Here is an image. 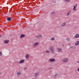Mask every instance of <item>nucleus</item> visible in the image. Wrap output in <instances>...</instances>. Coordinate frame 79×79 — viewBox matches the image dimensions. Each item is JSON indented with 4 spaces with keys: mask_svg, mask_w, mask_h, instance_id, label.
I'll return each mask as SVG.
<instances>
[{
    "mask_svg": "<svg viewBox=\"0 0 79 79\" xmlns=\"http://www.w3.org/2000/svg\"><path fill=\"white\" fill-rule=\"evenodd\" d=\"M49 49L50 50L51 52L52 53H54V51L55 50H54V49L52 47V46H50L49 48Z\"/></svg>",
    "mask_w": 79,
    "mask_h": 79,
    "instance_id": "f257e3e1",
    "label": "nucleus"
},
{
    "mask_svg": "<svg viewBox=\"0 0 79 79\" xmlns=\"http://www.w3.org/2000/svg\"><path fill=\"white\" fill-rule=\"evenodd\" d=\"M69 61V59L67 58H66L65 59H64L62 60L63 63H67Z\"/></svg>",
    "mask_w": 79,
    "mask_h": 79,
    "instance_id": "f03ea898",
    "label": "nucleus"
},
{
    "mask_svg": "<svg viewBox=\"0 0 79 79\" xmlns=\"http://www.w3.org/2000/svg\"><path fill=\"white\" fill-rule=\"evenodd\" d=\"M39 72H38L37 73H35V77H38L39 76Z\"/></svg>",
    "mask_w": 79,
    "mask_h": 79,
    "instance_id": "7ed1b4c3",
    "label": "nucleus"
},
{
    "mask_svg": "<svg viewBox=\"0 0 79 79\" xmlns=\"http://www.w3.org/2000/svg\"><path fill=\"white\" fill-rule=\"evenodd\" d=\"M7 20L8 21H11V20H12V18L11 17H8L7 19Z\"/></svg>",
    "mask_w": 79,
    "mask_h": 79,
    "instance_id": "20e7f679",
    "label": "nucleus"
},
{
    "mask_svg": "<svg viewBox=\"0 0 79 79\" xmlns=\"http://www.w3.org/2000/svg\"><path fill=\"white\" fill-rule=\"evenodd\" d=\"M79 45V41H77L75 44V45L76 46H77V45Z\"/></svg>",
    "mask_w": 79,
    "mask_h": 79,
    "instance_id": "39448f33",
    "label": "nucleus"
},
{
    "mask_svg": "<svg viewBox=\"0 0 79 79\" xmlns=\"http://www.w3.org/2000/svg\"><path fill=\"white\" fill-rule=\"evenodd\" d=\"M75 38L76 39H77V38H79V35L78 34H76L74 36Z\"/></svg>",
    "mask_w": 79,
    "mask_h": 79,
    "instance_id": "423d86ee",
    "label": "nucleus"
},
{
    "mask_svg": "<svg viewBox=\"0 0 79 79\" xmlns=\"http://www.w3.org/2000/svg\"><path fill=\"white\" fill-rule=\"evenodd\" d=\"M39 43L37 42H35L34 44V47H37L38 45H39Z\"/></svg>",
    "mask_w": 79,
    "mask_h": 79,
    "instance_id": "0eeeda50",
    "label": "nucleus"
},
{
    "mask_svg": "<svg viewBox=\"0 0 79 79\" xmlns=\"http://www.w3.org/2000/svg\"><path fill=\"white\" fill-rule=\"evenodd\" d=\"M42 35H38L36 36V37H37V38H40L41 39L42 38Z\"/></svg>",
    "mask_w": 79,
    "mask_h": 79,
    "instance_id": "6e6552de",
    "label": "nucleus"
},
{
    "mask_svg": "<svg viewBox=\"0 0 79 79\" xmlns=\"http://www.w3.org/2000/svg\"><path fill=\"white\" fill-rule=\"evenodd\" d=\"M55 61V60L54 59L52 58L50 60V61L51 62H54V61Z\"/></svg>",
    "mask_w": 79,
    "mask_h": 79,
    "instance_id": "1a4fd4ad",
    "label": "nucleus"
},
{
    "mask_svg": "<svg viewBox=\"0 0 79 79\" xmlns=\"http://www.w3.org/2000/svg\"><path fill=\"white\" fill-rule=\"evenodd\" d=\"M9 42V40H6L4 41V43H5V44H8V43Z\"/></svg>",
    "mask_w": 79,
    "mask_h": 79,
    "instance_id": "9d476101",
    "label": "nucleus"
},
{
    "mask_svg": "<svg viewBox=\"0 0 79 79\" xmlns=\"http://www.w3.org/2000/svg\"><path fill=\"white\" fill-rule=\"evenodd\" d=\"M24 60H22L19 61V63H20V64L23 63H24Z\"/></svg>",
    "mask_w": 79,
    "mask_h": 79,
    "instance_id": "9b49d317",
    "label": "nucleus"
},
{
    "mask_svg": "<svg viewBox=\"0 0 79 79\" xmlns=\"http://www.w3.org/2000/svg\"><path fill=\"white\" fill-rule=\"evenodd\" d=\"M62 51V49L61 48H59L58 49V52H61Z\"/></svg>",
    "mask_w": 79,
    "mask_h": 79,
    "instance_id": "f8f14e48",
    "label": "nucleus"
},
{
    "mask_svg": "<svg viewBox=\"0 0 79 79\" xmlns=\"http://www.w3.org/2000/svg\"><path fill=\"white\" fill-rule=\"evenodd\" d=\"M66 25V23H64L63 24H61L60 25V26H62V27L64 26V25Z\"/></svg>",
    "mask_w": 79,
    "mask_h": 79,
    "instance_id": "ddd939ff",
    "label": "nucleus"
},
{
    "mask_svg": "<svg viewBox=\"0 0 79 79\" xmlns=\"http://www.w3.org/2000/svg\"><path fill=\"white\" fill-rule=\"evenodd\" d=\"M58 75H59L58 73H56L54 74V77H57V76H58Z\"/></svg>",
    "mask_w": 79,
    "mask_h": 79,
    "instance_id": "4468645a",
    "label": "nucleus"
},
{
    "mask_svg": "<svg viewBox=\"0 0 79 79\" xmlns=\"http://www.w3.org/2000/svg\"><path fill=\"white\" fill-rule=\"evenodd\" d=\"M73 6V11H75L76 10V6Z\"/></svg>",
    "mask_w": 79,
    "mask_h": 79,
    "instance_id": "2eb2a0df",
    "label": "nucleus"
},
{
    "mask_svg": "<svg viewBox=\"0 0 79 79\" xmlns=\"http://www.w3.org/2000/svg\"><path fill=\"white\" fill-rule=\"evenodd\" d=\"M66 40L68 42H69L70 39H69V38H67L66 39Z\"/></svg>",
    "mask_w": 79,
    "mask_h": 79,
    "instance_id": "dca6fc26",
    "label": "nucleus"
},
{
    "mask_svg": "<svg viewBox=\"0 0 79 79\" xmlns=\"http://www.w3.org/2000/svg\"><path fill=\"white\" fill-rule=\"evenodd\" d=\"M55 37H52V38H51V40H55Z\"/></svg>",
    "mask_w": 79,
    "mask_h": 79,
    "instance_id": "f3484780",
    "label": "nucleus"
},
{
    "mask_svg": "<svg viewBox=\"0 0 79 79\" xmlns=\"http://www.w3.org/2000/svg\"><path fill=\"white\" fill-rule=\"evenodd\" d=\"M24 36H25V35H24L23 34L20 35V37H24Z\"/></svg>",
    "mask_w": 79,
    "mask_h": 79,
    "instance_id": "a211bd4d",
    "label": "nucleus"
},
{
    "mask_svg": "<svg viewBox=\"0 0 79 79\" xmlns=\"http://www.w3.org/2000/svg\"><path fill=\"white\" fill-rule=\"evenodd\" d=\"M29 57V55L28 54H26L25 55V57L26 58H27Z\"/></svg>",
    "mask_w": 79,
    "mask_h": 79,
    "instance_id": "6ab92c4d",
    "label": "nucleus"
},
{
    "mask_svg": "<svg viewBox=\"0 0 79 79\" xmlns=\"http://www.w3.org/2000/svg\"><path fill=\"white\" fill-rule=\"evenodd\" d=\"M55 13V11H52V12L51 13V15H53V14H54Z\"/></svg>",
    "mask_w": 79,
    "mask_h": 79,
    "instance_id": "aec40b11",
    "label": "nucleus"
},
{
    "mask_svg": "<svg viewBox=\"0 0 79 79\" xmlns=\"http://www.w3.org/2000/svg\"><path fill=\"white\" fill-rule=\"evenodd\" d=\"M50 53V51H45L46 53Z\"/></svg>",
    "mask_w": 79,
    "mask_h": 79,
    "instance_id": "412c9836",
    "label": "nucleus"
},
{
    "mask_svg": "<svg viewBox=\"0 0 79 79\" xmlns=\"http://www.w3.org/2000/svg\"><path fill=\"white\" fill-rule=\"evenodd\" d=\"M21 73L20 72H18L17 73V75H20L21 74Z\"/></svg>",
    "mask_w": 79,
    "mask_h": 79,
    "instance_id": "4be33fe9",
    "label": "nucleus"
},
{
    "mask_svg": "<svg viewBox=\"0 0 79 79\" xmlns=\"http://www.w3.org/2000/svg\"><path fill=\"white\" fill-rule=\"evenodd\" d=\"M67 0V2H70V1L71 0Z\"/></svg>",
    "mask_w": 79,
    "mask_h": 79,
    "instance_id": "5701e85b",
    "label": "nucleus"
},
{
    "mask_svg": "<svg viewBox=\"0 0 79 79\" xmlns=\"http://www.w3.org/2000/svg\"><path fill=\"white\" fill-rule=\"evenodd\" d=\"M2 52H0V56H1V55H2Z\"/></svg>",
    "mask_w": 79,
    "mask_h": 79,
    "instance_id": "b1692460",
    "label": "nucleus"
},
{
    "mask_svg": "<svg viewBox=\"0 0 79 79\" xmlns=\"http://www.w3.org/2000/svg\"><path fill=\"white\" fill-rule=\"evenodd\" d=\"M77 71H79V68L77 69Z\"/></svg>",
    "mask_w": 79,
    "mask_h": 79,
    "instance_id": "393cba45",
    "label": "nucleus"
},
{
    "mask_svg": "<svg viewBox=\"0 0 79 79\" xmlns=\"http://www.w3.org/2000/svg\"><path fill=\"white\" fill-rule=\"evenodd\" d=\"M77 63H79V61H77Z\"/></svg>",
    "mask_w": 79,
    "mask_h": 79,
    "instance_id": "a878e982",
    "label": "nucleus"
},
{
    "mask_svg": "<svg viewBox=\"0 0 79 79\" xmlns=\"http://www.w3.org/2000/svg\"><path fill=\"white\" fill-rule=\"evenodd\" d=\"M69 13H67V15H69Z\"/></svg>",
    "mask_w": 79,
    "mask_h": 79,
    "instance_id": "bb28decb",
    "label": "nucleus"
},
{
    "mask_svg": "<svg viewBox=\"0 0 79 79\" xmlns=\"http://www.w3.org/2000/svg\"><path fill=\"white\" fill-rule=\"evenodd\" d=\"M26 69V68H24V69Z\"/></svg>",
    "mask_w": 79,
    "mask_h": 79,
    "instance_id": "cd10ccee",
    "label": "nucleus"
},
{
    "mask_svg": "<svg viewBox=\"0 0 79 79\" xmlns=\"http://www.w3.org/2000/svg\"><path fill=\"white\" fill-rule=\"evenodd\" d=\"M76 7L77 6V5H76Z\"/></svg>",
    "mask_w": 79,
    "mask_h": 79,
    "instance_id": "c85d7f7f",
    "label": "nucleus"
},
{
    "mask_svg": "<svg viewBox=\"0 0 79 79\" xmlns=\"http://www.w3.org/2000/svg\"><path fill=\"white\" fill-rule=\"evenodd\" d=\"M0 74H1V73L0 72Z\"/></svg>",
    "mask_w": 79,
    "mask_h": 79,
    "instance_id": "c756f323",
    "label": "nucleus"
},
{
    "mask_svg": "<svg viewBox=\"0 0 79 79\" xmlns=\"http://www.w3.org/2000/svg\"><path fill=\"white\" fill-rule=\"evenodd\" d=\"M10 17H12V16L11 15V16H10Z\"/></svg>",
    "mask_w": 79,
    "mask_h": 79,
    "instance_id": "7c9ffc66",
    "label": "nucleus"
}]
</instances>
